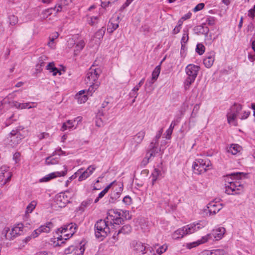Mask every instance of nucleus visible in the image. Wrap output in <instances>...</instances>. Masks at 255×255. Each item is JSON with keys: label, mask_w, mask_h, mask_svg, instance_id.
Listing matches in <instances>:
<instances>
[{"label": "nucleus", "mask_w": 255, "mask_h": 255, "mask_svg": "<svg viewBox=\"0 0 255 255\" xmlns=\"http://www.w3.org/2000/svg\"><path fill=\"white\" fill-rule=\"evenodd\" d=\"M101 73V70L99 68H95L92 66L87 72L85 81L87 84L98 82V79Z\"/></svg>", "instance_id": "39448f33"}, {"label": "nucleus", "mask_w": 255, "mask_h": 255, "mask_svg": "<svg viewBox=\"0 0 255 255\" xmlns=\"http://www.w3.org/2000/svg\"><path fill=\"white\" fill-rule=\"evenodd\" d=\"M121 188L119 189V191H114L112 192L110 195V198L109 199V203H114L116 202L117 200L120 198L121 194Z\"/></svg>", "instance_id": "412c9836"}, {"label": "nucleus", "mask_w": 255, "mask_h": 255, "mask_svg": "<svg viewBox=\"0 0 255 255\" xmlns=\"http://www.w3.org/2000/svg\"><path fill=\"white\" fill-rule=\"evenodd\" d=\"M131 227L129 225H126L122 227V228L119 230L117 234V236H118L120 234H127L131 232Z\"/></svg>", "instance_id": "7c9ffc66"}, {"label": "nucleus", "mask_w": 255, "mask_h": 255, "mask_svg": "<svg viewBox=\"0 0 255 255\" xmlns=\"http://www.w3.org/2000/svg\"><path fill=\"white\" fill-rule=\"evenodd\" d=\"M242 147L237 144H232L228 149V152L233 155H236L241 151Z\"/></svg>", "instance_id": "5701e85b"}, {"label": "nucleus", "mask_w": 255, "mask_h": 255, "mask_svg": "<svg viewBox=\"0 0 255 255\" xmlns=\"http://www.w3.org/2000/svg\"><path fill=\"white\" fill-rule=\"evenodd\" d=\"M122 216L124 217L126 220H130L131 219V215H129V213L128 211L127 210H122Z\"/></svg>", "instance_id": "8fccbe9b"}, {"label": "nucleus", "mask_w": 255, "mask_h": 255, "mask_svg": "<svg viewBox=\"0 0 255 255\" xmlns=\"http://www.w3.org/2000/svg\"><path fill=\"white\" fill-rule=\"evenodd\" d=\"M104 113L103 110H100L96 116V125L98 127H101L103 126V122L101 118V116H103Z\"/></svg>", "instance_id": "c85d7f7f"}, {"label": "nucleus", "mask_w": 255, "mask_h": 255, "mask_svg": "<svg viewBox=\"0 0 255 255\" xmlns=\"http://www.w3.org/2000/svg\"><path fill=\"white\" fill-rule=\"evenodd\" d=\"M114 224L120 225L122 224L124 222V220L121 217H117L113 220Z\"/></svg>", "instance_id": "4d7b16f0"}, {"label": "nucleus", "mask_w": 255, "mask_h": 255, "mask_svg": "<svg viewBox=\"0 0 255 255\" xmlns=\"http://www.w3.org/2000/svg\"><path fill=\"white\" fill-rule=\"evenodd\" d=\"M189 39L188 33L187 31L184 30V33L181 40V49H184L185 47V44L187 43Z\"/></svg>", "instance_id": "f704fd0d"}, {"label": "nucleus", "mask_w": 255, "mask_h": 255, "mask_svg": "<svg viewBox=\"0 0 255 255\" xmlns=\"http://www.w3.org/2000/svg\"><path fill=\"white\" fill-rule=\"evenodd\" d=\"M77 228V225L75 223H71L68 225H65L63 227L59 228L58 231L61 233H64L69 231L71 236H72L76 232Z\"/></svg>", "instance_id": "9b49d317"}, {"label": "nucleus", "mask_w": 255, "mask_h": 255, "mask_svg": "<svg viewBox=\"0 0 255 255\" xmlns=\"http://www.w3.org/2000/svg\"><path fill=\"white\" fill-rule=\"evenodd\" d=\"M16 121V119L14 118V114H12L10 117H9V118L8 119L6 120L5 123V126L6 127L9 126L12 123L13 121Z\"/></svg>", "instance_id": "de8ad7c7"}, {"label": "nucleus", "mask_w": 255, "mask_h": 255, "mask_svg": "<svg viewBox=\"0 0 255 255\" xmlns=\"http://www.w3.org/2000/svg\"><path fill=\"white\" fill-rule=\"evenodd\" d=\"M198 163L199 167L197 168V174H201L203 172H205L209 167V163L206 164V161L203 159H199L197 160Z\"/></svg>", "instance_id": "f3484780"}, {"label": "nucleus", "mask_w": 255, "mask_h": 255, "mask_svg": "<svg viewBox=\"0 0 255 255\" xmlns=\"http://www.w3.org/2000/svg\"><path fill=\"white\" fill-rule=\"evenodd\" d=\"M145 134V131L143 130L139 131L132 138L131 142L135 147H137L143 140Z\"/></svg>", "instance_id": "ddd939ff"}, {"label": "nucleus", "mask_w": 255, "mask_h": 255, "mask_svg": "<svg viewBox=\"0 0 255 255\" xmlns=\"http://www.w3.org/2000/svg\"><path fill=\"white\" fill-rule=\"evenodd\" d=\"M16 121V119L14 118V114H12L10 117H9V118L8 119L6 120L5 123V126L6 127L9 126L12 123L13 121Z\"/></svg>", "instance_id": "49530a36"}, {"label": "nucleus", "mask_w": 255, "mask_h": 255, "mask_svg": "<svg viewBox=\"0 0 255 255\" xmlns=\"http://www.w3.org/2000/svg\"><path fill=\"white\" fill-rule=\"evenodd\" d=\"M225 229L223 227H220L217 229L213 230L211 234H208L206 236L202 237V239L200 241H198V244L204 243L208 241L209 237L212 235L216 239V240H219L223 237L224 234L225 233Z\"/></svg>", "instance_id": "6e6552de"}, {"label": "nucleus", "mask_w": 255, "mask_h": 255, "mask_svg": "<svg viewBox=\"0 0 255 255\" xmlns=\"http://www.w3.org/2000/svg\"><path fill=\"white\" fill-rule=\"evenodd\" d=\"M90 85V87L87 91V94L89 95L92 96V94L95 91V90L98 88L100 85L99 82H96L91 83Z\"/></svg>", "instance_id": "2f4dec72"}, {"label": "nucleus", "mask_w": 255, "mask_h": 255, "mask_svg": "<svg viewBox=\"0 0 255 255\" xmlns=\"http://www.w3.org/2000/svg\"><path fill=\"white\" fill-rule=\"evenodd\" d=\"M8 19L10 25H14L18 22V18L14 15H9Z\"/></svg>", "instance_id": "a19ab883"}, {"label": "nucleus", "mask_w": 255, "mask_h": 255, "mask_svg": "<svg viewBox=\"0 0 255 255\" xmlns=\"http://www.w3.org/2000/svg\"><path fill=\"white\" fill-rule=\"evenodd\" d=\"M248 58L251 62H254L255 60V54L249 53Z\"/></svg>", "instance_id": "774afa93"}, {"label": "nucleus", "mask_w": 255, "mask_h": 255, "mask_svg": "<svg viewBox=\"0 0 255 255\" xmlns=\"http://www.w3.org/2000/svg\"><path fill=\"white\" fill-rule=\"evenodd\" d=\"M85 251L84 244L82 243L78 246H75V249L73 250V255H83Z\"/></svg>", "instance_id": "cd10ccee"}, {"label": "nucleus", "mask_w": 255, "mask_h": 255, "mask_svg": "<svg viewBox=\"0 0 255 255\" xmlns=\"http://www.w3.org/2000/svg\"><path fill=\"white\" fill-rule=\"evenodd\" d=\"M36 203L35 201L31 202L26 208V212L31 213L35 208Z\"/></svg>", "instance_id": "a18cd8bd"}, {"label": "nucleus", "mask_w": 255, "mask_h": 255, "mask_svg": "<svg viewBox=\"0 0 255 255\" xmlns=\"http://www.w3.org/2000/svg\"><path fill=\"white\" fill-rule=\"evenodd\" d=\"M160 69L161 67L160 65H158L155 68L152 74V80H156L160 74Z\"/></svg>", "instance_id": "c9c22d12"}, {"label": "nucleus", "mask_w": 255, "mask_h": 255, "mask_svg": "<svg viewBox=\"0 0 255 255\" xmlns=\"http://www.w3.org/2000/svg\"><path fill=\"white\" fill-rule=\"evenodd\" d=\"M95 236L97 238L106 237L110 232L107 222L105 220H99L95 225Z\"/></svg>", "instance_id": "20e7f679"}, {"label": "nucleus", "mask_w": 255, "mask_h": 255, "mask_svg": "<svg viewBox=\"0 0 255 255\" xmlns=\"http://www.w3.org/2000/svg\"><path fill=\"white\" fill-rule=\"evenodd\" d=\"M185 235L184 228L178 229L172 235V238L175 240H177L183 238Z\"/></svg>", "instance_id": "b1692460"}, {"label": "nucleus", "mask_w": 255, "mask_h": 255, "mask_svg": "<svg viewBox=\"0 0 255 255\" xmlns=\"http://www.w3.org/2000/svg\"><path fill=\"white\" fill-rule=\"evenodd\" d=\"M96 167L94 165L90 166L86 171L83 172L82 174L79 177V181H81L86 179L90 175H91L93 171L95 170Z\"/></svg>", "instance_id": "2eb2a0df"}, {"label": "nucleus", "mask_w": 255, "mask_h": 255, "mask_svg": "<svg viewBox=\"0 0 255 255\" xmlns=\"http://www.w3.org/2000/svg\"><path fill=\"white\" fill-rule=\"evenodd\" d=\"M215 53L212 52L204 58L203 63L207 68H210L213 64L215 60Z\"/></svg>", "instance_id": "dca6fc26"}, {"label": "nucleus", "mask_w": 255, "mask_h": 255, "mask_svg": "<svg viewBox=\"0 0 255 255\" xmlns=\"http://www.w3.org/2000/svg\"><path fill=\"white\" fill-rule=\"evenodd\" d=\"M242 109V106L240 104H234L230 109V111L227 114V120L230 124H233L236 126L235 119Z\"/></svg>", "instance_id": "0eeeda50"}, {"label": "nucleus", "mask_w": 255, "mask_h": 255, "mask_svg": "<svg viewBox=\"0 0 255 255\" xmlns=\"http://www.w3.org/2000/svg\"><path fill=\"white\" fill-rule=\"evenodd\" d=\"M63 167L64 168V170L59 172H55L51 173L44 177L42 178L39 180L40 182H47L49 181L50 180L53 179L56 177H60V176H65L67 172V168L66 166L64 165L63 166Z\"/></svg>", "instance_id": "1a4fd4ad"}, {"label": "nucleus", "mask_w": 255, "mask_h": 255, "mask_svg": "<svg viewBox=\"0 0 255 255\" xmlns=\"http://www.w3.org/2000/svg\"><path fill=\"white\" fill-rule=\"evenodd\" d=\"M56 8V6H55L54 7H51L43 10L42 12V14L43 15V17L46 18H47L48 16L52 14V11L53 10H55Z\"/></svg>", "instance_id": "4c0bfd02"}, {"label": "nucleus", "mask_w": 255, "mask_h": 255, "mask_svg": "<svg viewBox=\"0 0 255 255\" xmlns=\"http://www.w3.org/2000/svg\"><path fill=\"white\" fill-rule=\"evenodd\" d=\"M86 90H81L75 95V98L77 100L78 103L82 104L85 103L88 100L87 95H84Z\"/></svg>", "instance_id": "6ab92c4d"}, {"label": "nucleus", "mask_w": 255, "mask_h": 255, "mask_svg": "<svg viewBox=\"0 0 255 255\" xmlns=\"http://www.w3.org/2000/svg\"><path fill=\"white\" fill-rule=\"evenodd\" d=\"M92 199H87L86 200L83 201L79 207V210L82 212H84L85 208L92 203Z\"/></svg>", "instance_id": "72a5a7b5"}, {"label": "nucleus", "mask_w": 255, "mask_h": 255, "mask_svg": "<svg viewBox=\"0 0 255 255\" xmlns=\"http://www.w3.org/2000/svg\"><path fill=\"white\" fill-rule=\"evenodd\" d=\"M206 23L209 25H213L215 24V19L214 17H209L206 19Z\"/></svg>", "instance_id": "13d9d810"}, {"label": "nucleus", "mask_w": 255, "mask_h": 255, "mask_svg": "<svg viewBox=\"0 0 255 255\" xmlns=\"http://www.w3.org/2000/svg\"><path fill=\"white\" fill-rule=\"evenodd\" d=\"M68 191L64 193H60L56 198V203L59 207H64L67 204L70 202V199L68 196L66 195V193H68Z\"/></svg>", "instance_id": "9d476101"}, {"label": "nucleus", "mask_w": 255, "mask_h": 255, "mask_svg": "<svg viewBox=\"0 0 255 255\" xmlns=\"http://www.w3.org/2000/svg\"><path fill=\"white\" fill-rule=\"evenodd\" d=\"M160 151V149L158 148L157 146L153 148H150L146 153V156L148 159H149L152 156H155Z\"/></svg>", "instance_id": "c756f323"}, {"label": "nucleus", "mask_w": 255, "mask_h": 255, "mask_svg": "<svg viewBox=\"0 0 255 255\" xmlns=\"http://www.w3.org/2000/svg\"><path fill=\"white\" fill-rule=\"evenodd\" d=\"M158 144V142H156V140H154V139H153L152 140V141H151V143H150V145H149L150 148H153L154 147H157V145Z\"/></svg>", "instance_id": "338daca9"}, {"label": "nucleus", "mask_w": 255, "mask_h": 255, "mask_svg": "<svg viewBox=\"0 0 255 255\" xmlns=\"http://www.w3.org/2000/svg\"><path fill=\"white\" fill-rule=\"evenodd\" d=\"M30 103H22L21 104V109H30L32 107L31 106H29Z\"/></svg>", "instance_id": "69168bd1"}, {"label": "nucleus", "mask_w": 255, "mask_h": 255, "mask_svg": "<svg viewBox=\"0 0 255 255\" xmlns=\"http://www.w3.org/2000/svg\"><path fill=\"white\" fill-rule=\"evenodd\" d=\"M162 132H163V129L161 128L160 130H159L158 132V133L156 134V136H155V138H154V140H156V142H158V139L160 138V137H161V135L162 133Z\"/></svg>", "instance_id": "680f3d73"}, {"label": "nucleus", "mask_w": 255, "mask_h": 255, "mask_svg": "<svg viewBox=\"0 0 255 255\" xmlns=\"http://www.w3.org/2000/svg\"><path fill=\"white\" fill-rule=\"evenodd\" d=\"M209 215H213L219 212L222 208V204H215L214 202L210 203L207 206Z\"/></svg>", "instance_id": "f8f14e48"}, {"label": "nucleus", "mask_w": 255, "mask_h": 255, "mask_svg": "<svg viewBox=\"0 0 255 255\" xmlns=\"http://www.w3.org/2000/svg\"><path fill=\"white\" fill-rule=\"evenodd\" d=\"M47 59V57L45 55H42L38 58V63L36 64V70L40 72L41 71V67H43L45 65V62Z\"/></svg>", "instance_id": "4be33fe9"}, {"label": "nucleus", "mask_w": 255, "mask_h": 255, "mask_svg": "<svg viewBox=\"0 0 255 255\" xmlns=\"http://www.w3.org/2000/svg\"><path fill=\"white\" fill-rule=\"evenodd\" d=\"M143 255H154V252L153 249L150 247H146L145 251L142 252Z\"/></svg>", "instance_id": "79ce46f5"}, {"label": "nucleus", "mask_w": 255, "mask_h": 255, "mask_svg": "<svg viewBox=\"0 0 255 255\" xmlns=\"http://www.w3.org/2000/svg\"><path fill=\"white\" fill-rule=\"evenodd\" d=\"M133 249L137 253H142L144 251H145V249L146 248L144 246L142 243L141 242H135V243H133Z\"/></svg>", "instance_id": "a878e982"}, {"label": "nucleus", "mask_w": 255, "mask_h": 255, "mask_svg": "<svg viewBox=\"0 0 255 255\" xmlns=\"http://www.w3.org/2000/svg\"><path fill=\"white\" fill-rule=\"evenodd\" d=\"M144 82V79H142L140 82L138 83V85H136L135 87H134V88L132 90V93H134V92H136L138 90L139 88L143 85Z\"/></svg>", "instance_id": "864d4df0"}, {"label": "nucleus", "mask_w": 255, "mask_h": 255, "mask_svg": "<svg viewBox=\"0 0 255 255\" xmlns=\"http://www.w3.org/2000/svg\"><path fill=\"white\" fill-rule=\"evenodd\" d=\"M166 249H167V247H166V248H164L163 246H162V247L159 248L156 250V252L158 254H161L163 253V252H164L166 251Z\"/></svg>", "instance_id": "0e129e2a"}, {"label": "nucleus", "mask_w": 255, "mask_h": 255, "mask_svg": "<svg viewBox=\"0 0 255 255\" xmlns=\"http://www.w3.org/2000/svg\"><path fill=\"white\" fill-rule=\"evenodd\" d=\"M101 6L103 8H106L109 5H111L112 3H114L115 1L113 0H101Z\"/></svg>", "instance_id": "ea45409f"}, {"label": "nucleus", "mask_w": 255, "mask_h": 255, "mask_svg": "<svg viewBox=\"0 0 255 255\" xmlns=\"http://www.w3.org/2000/svg\"><path fill=\"white\" fill-rule=\"evenodd\" d=\"M50 72L53 73V75L55 76L57 73H59V75H61V72L56 67H53L52 69L50 71Z\"/></svg>", "instance_id": "052dcab7"}, {"label": "nucleus", "mask_w": 255, "mask_h": 255, "mask_svg": "<svg viewBox=\"0 0 255 255\" xmlns=\"http://www.w3.org/2000/svg\"><path fill=\"white\" fill-rule=\"evenodd\" d=\"M104 33L105 30L103 28L100 29L95 33V37L98 39H101L103 37Z\"/></svg>", "instance_id": "09e8293b"}, {"label": "nucleus", "mask_w": 255, "mask_h": 255, "mask_svg": "<svg viewBox=\"0 0 255 255\" xmlns=\"http://www.w3.org/2000/svg\"><path fill=\"white\" fill-rule=\"evenodd\" d=\"M23 129V127L19 126L12 130L7 137L6 143L12 147L16 146L25 136Z\"/></svg>", "instance_id": "f03ea898"}, {"label": "nucleus", "mask_w": 255, "mask_h": 255, "mask_svg": "<svg viewBox=\"0 0 255 255\" xmlns=\"http://www.w3.org/2000/svg\"><path fill=\"white\" fill-rule=\"evenodd\" d=\"M75 249V246H71L69 247L68 248L65 249V254H73V250Z\"/></svg>", "instance_id": "6e6d98bb"}, {"label": "nucleus", "mask_w": 255, "mask_h": 255, "mask_svg": "<svg viewBox=\"0 0 255 255\" xmlns=\"http://www.w3.org/2000/svg\"><path fill=\"white\" fill-rule=\"evenodd\" d=\"M23 228L22 224H18L17 226L14 227L11 230L9 228L5 229L2 232V235H4L5 239L11 240L16 235H20L22 232Z\"/></svg>", "instance_id": "423d86ee"}, {"label": "nucleus", "mask_w": 255, "mask_h": 255, "mask_svg": "<svg viewBox=\"0 0 255 255\" xmlns=\"http://www.w3.org/2000/svg\"><path fill=\"white\" fill-rule=\"evenodd\" d=\"M57 151H60L61 152V154H65V152L61 150V148H60L59 149L55 150L53 153L52 155L46 157L45 160V163L46 164H55L58 163L57 160L53 157V156L57 154Z\"/></svg>", "instance_id": "a211bd4d"}, {"label": "nucleus", "mask_w": 255, "mask_h": 255, "mask_svg": "<svg viewBox=\"0 0 255 255\" xmlns=\"http://www.w3.org/2000/svg\"><path fill=\"white\" fill-rule=\"evenodd\" d=\"M85 43L83 40L79 41L76 44L75 47V49L74 50L75 54H76V52H80L84 47L85 46Z\"/></svg>", "instance_id": "e433bc0d"}, {"label": "nucleus", "mask_w": 255, "mask_h": 255, "mask_svg": "<svg viewBox=\"0 0 255 255\" xmlns=\"http://www.w3.org/2000/svg\"><path fill=\"white\" fill-rule=\"evenodd\" d=\"M97 20V16H93L90 18V19L89 20V23L91 25H94Z\"/></svg>", "instance_id": "e2e57ef3"}, {"label": "nucleus", "mask_w": 255, "mask_h": 255, "mask_svg": "<svg viewBox=\"0 0 255 255\" xmlns=\"http://www.w3.org/2000/svg\"><path fill=\"white\" fill-rule=\"evenodd\" d=\"M123 201L125 204L129 205L131 204L132 199L129 196H126L123 198Z\"/></svg>", "instance_id": "603ef678"}, {"label": "nucleus", "mask_w": 255, "mask_h": 255, "mask_svg": "<svg viewBox=\"0 0 255 255\" xmlns=\"http://www.w3.org/2000/svg\"><path fill=\"white\" fill-rule=\"evenodd\" d=\"M119 27V24L114 23L112 20H110L107 26V31L109 33H112Z\"/></svg>", "instance_id": "473e14b6"}, {"label": "nucleus", "mask_w": 255, "mask_h": 255, "mask_svg": "<svg viewBox=\"0 0 255 255\" xmlns=\"http://www.w3.org/2000/svg\"><path fill=\"white\" fill-rule=\"evenodd\" d=\"M225 252L223 250L217 249L211 251V255H225Z\"/></svg>", "instance_id": "c03bdc74"}, {"label": "nucleus", "mask_w": 255, "mask_h": 255, "mask_svg": "<svg viewBox=\"0 0 255 255\" xmlns=\"http://www.w3.org/2000/svg\"><path fill=\"white\" fill-rule=\"evenodd\" d=\"M160 173L161 172L159 169L157 168L154 169V172L152 174L153 177L152 179V184H154V182L157 179V177L160 175Z\"/></svg>", "instance_id": "58836bf2"}, {"label": "nucleus", "mask_w": 255, "mask_h": 255, "mask_svg": "<svg viewBox=\"0 0 255 255\" xmlns=\"http://www.w3.org/2000/svg\"><path fill=\"white\" fill-rule=\"evenodd\" d=\"M200 69L199 66L192 64L186 66L185 71L188 77L184 83L186 90L189 89L190 85L194 82Z\"/></svg>", "instance_id": "7ed1b4c3"}, {"label": "nucleus", "mask_w": 255, "mask_h": 255, "mask_svg": "<svg viewBox=\"0 0 255 255\" xmlns=\"http://www.w3.org/2000/svg\"><path fill=\"white\" fill-rule=\"evenodd\" d=\"M52 227V223L51 222H48L46 225H41L38 228V231L40 233H49Z\"/></svg>", "instance_id": "bb28decb"}, {"label": "nucleus", "mask_w": 255, "mask_h": 255, "mask_svg": "<svg viewBox=\"0 0 255 255\" xmlns=\"http://www.w3.org/2000/svg\"><path fill=\"white\" fill-rule=\"evenodd\" d=\"M247 173L244 172H234L227 175V178L226 181L227 182L225 184V192L229 195H235L240 194L243 192L244 186L239 181H230L228 179L229 176H231L232 179H241L243 177H246Z\"/></svg>", "instance_id": "f257e3e1"}, {"label": "nucleus", "mask_w": 255, "mask_h": 255, "mask_svg": "<svg viewBox=\"0 0 255 255\" xmlns=\"http://www.w3.org/2000/svg\"><path fill=\"white\" fill-rule=\"evenodd\" d=\"M11 174L10 172L3 169V168L0 169V182H3V184H6L11 178Z\"/></svg>", "instance_id": "4468645a"}, {"label": "nucleus", "mask_w": 255, "mask_h": 255, "mask_svg": "<svg viewBox=\"0 0 255 255\" xmlns=\"http://www.w3.org/2000/svg\"><path fill=\"white\" fill-rule=\"evenodd\" d=\"M175 126V124L174 122H172L169 128L166 130L167 135L168 136H170L173 131V129Z\"/></svg>", "instance_id": "3c124183"}, {"label": "nucleus", "mask_w": 255, "mask_h": 255, "mask_svg": "<svg viewBox=\"0 0 255 255\" xmlns=\"http://www.w3.org/2000/svg\"><path fill=\"white\" fill-rule=\"evenodd\" d=\"M196 52L199 54L202 55L205 51V47L202 44H197L196 46Z\"/></svg>", "instance_id": "37998d69"}, {"label": "nucleus", "mask_w": 255, "mask_h": 255, "mask_svg": "<svg viewBox=\"0 0 255 255\" xmlns=\"http://www.w3.org/2000/svg\"><path fill=\"white\" fill-rule=\"evenodd\" d=\"M205 6L204 3H200L198 4L193 9V11L194 12H196L198 11H199L201 9H202Z\"/></svg>", "instance_id": "5fc2aeb1"}, {"label": "nucleus", "mask_w": 255, "mask_h": 255, "mask_svg": "<svg viewBox=\"0 0 255 255\" xmlns=\"http://www.w3.org/2000/svg\"><path fill=\"white\" fill-rule=\"evenodd\" d=\"M195 30L198 32L207 35L209 31V29L207 26H206V23L202 24L200 25H198L195 27Z\"/></svg>", "instance_id": "393cba45"}, {"label": "nucleus", "mask_w": 255, "mask_h": 255, "mask_svg": "<svg viewBox=\"0 0 255 255\" xmlns=\"http://www.w3.org/2000/svg\"><path fill=\"white\" fill-rule=\"evenodd\" d=\"M255 5L254 6L253 8L250 9L249 10L248 15L252 18H254L255 17Z\"/></svg>", "instance_id": "bf43d9fd"}, {"label": "nucleus", "mask_w": 255, "mask_h": 255, "mask_svg": "<svg viewBox=\"0 0 255 255\" xmlns=\"http://www.w3.org/2000/svg\"><path fill=\"white\" fill-rule=\"evenodd\" d=\"M185 235H188L193 233L195 231H197L200 229L199 226H196L194 224L188 225L186 226L183 227Z\"/></svg>", "instance_id": "aec40b11"}]
</instances>
